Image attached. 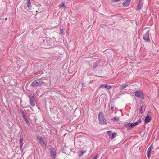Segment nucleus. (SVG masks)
<instances>
[{
  "label": "nucleus",
  "instance_id": "f3484780",
  "mask_svg": "<svg viewBox=\"0 0 159 159\" xmlns=\"http://www.w3.org/2000/svg\"><path fill=\"white\" fill-rule=\"evenodd\" d=\"M23 145V139L22 137H20V146Z\"/></svg>",
  "mask_w": 159,
  "mask_h": 159
},
{
  "label": "nucleus",
  "instance_id": "ddd939ff",
  "mask_svg": "<svg viewBox=\"0 0 159 159\" xmlns=\"http://www.w3.org/2000/svg\"><path fill=\"white\" fill-rule=\"evenodd\" d=\"M100 87L104 88H106L107 89H109L111 88V86H110L109 85L106 84H103L100 86Z\"/></svg>",
  "mask_w": 159,
  "mask_h": 159
},
{
  "label": "nucleus",
  "instance_id": "f03ea898",
  "mask_svg": "<svg viewBox=\"0 0 159 159\" xmlns=\"http://www.w3.org/2000/svg\"><path fill=\"white\" fill-rule=\"evenodd\" d=\"M49 40L44 38L42 39V41L40 43V45L43 48H48V46L51 45V42Z\"/></svg>",
  "mask_w": 159,
  "mask_h": 159
},
{
  "label": "nucleus",
  "instance_id": "f8f14e48",
  "mask_svg": "<svg viewBox=\"0 0 159 159\" xmlns=\"http://www.w3.org/2000/svg\"><path fill=\"white\" fill-rule=\"evenodd\" d=\"M128 86V84L127 83L125 84H123L121 85H120L119 86V89L121 90L124 89L125 88Z\"/></svg>",
  "mask_w": 159,
  "mask_h": 159
},
{
  "label": "nucleus",
  "instance_id": "5701e85b",
  "mask_svg": "<svg viewBox=\"0 0 159 159\" xmlns=\"http://www.w3.org/2000/svg\"><path fill=\"white\" fill-rule=\"evenodd\" d=\"M47 148L49 150V151H52L53 149H54V148H53L52 147V146H51V145L48 146L47 147Z\"/></svg>",
  "mask_w": 159,
  "mask_h": 159
},
{
  "label": "nucleus",
  "instance_id": "f704fd0d",
  "mask_svg": "<svg viewBox=\"0 0 159 159\" xmlns=\"http://www.w3.org/2000/svg\"><path fill=\"white\" fill-rule=\"evenodd\" d=\"M133 124H134V126H135L136 125H137L138 124V123L137 122H135V123H133Z\"/></svg>",
  "mask_w": 159,
  "mask_h": 159
},
{
  "label": "nucleus",
  "instance_id": "423d86ee",
  "mask_svg": "<svg viewBox=\"0 0 159 159\" xmlns=\"http://www.w3.org/2000/svg\"><path fill=\"white\" fill-rule=\"evenodd\" d=\"M134 94L136 97L142 99L144 98V95L142 92L137 91L134 92Z\"/></svg>",
  "mask_w": 159,
  "mask_h": 159
},
{
  "label": "nucleus",
  "instance_id": "412c9836",
  "mask_svg": "<svg viewBox=\"0 0 159 159\" xmlns=\"http://www.w3.org/2000/svg\"><path fill=\"white\" fill-rule=\"evenodd\" d=\"M98 61H97L96 62L94 63H93V69H94L95 67H96L98 65Z\"/></svg>",
  "mask_w": 159,
  "mask_h": 159
},
{
  "label": "nucleus",
  "instance_id": "2f4dec72",
  "mask_svg": "<svg viewBox=\"0 0 159 159\" xmlns=\"http://www.w3.org/2000/svg\"><path fill=\"white\" fill-rule=\"evenodd\" d=\"M147 157H149L150 156V152H147Z\"/></svg>",
  "mask_w": 159,
  "mask_h": 159
},
{
  "label": "nucleus",
  "instance_id": "39448f33",
  "mask_svg": "<svg viewBox=\"0 0 159 159\" xmlns=\"http://www.w3.org/2000/svg\"><path fill=\"white\" fill-rule=\"evenodd\" d=\"M149 31H148L146 32V33L144 34L143 38L145 41L148 43L150 42V40L149 36Z\"/></svg>",
  "mask_w": 159,
  "mask_h": 159
},
{
  "label": "nucleus",
  "instance_id": "7ed1b4c3",
  "mask_svg": "<svg viewBox=\"0 0 159 159\" xmlns=\"http://www.w3.org/2000/svg\"><path fill=\"white\" fill-rule=\"evenodd\" d=\"M99 122L102 125L107 124V122L102 112L99 113L98 115Z\"/></svg>",
  "mask_w": 159,
  "mask_h": 159
},
{
  "label": "nucleus",
  "instance_id": "ea45409f",
  "mask_svg": "<svg viewBox=\"0 0 159 159\" xmlns=\"http://www.w3.org/2000/svg\"><path fill=\"white\" fill-rule=\"evenodd\" d=\"M83 85H84V84H83V83L82 84V86H83Z\"/></svg>",
  "mask_w": 159,
  "mask_h": 159
},
{
  "label": "nucleus",
  "instance_id": "f257e3e1",
  "mask_svg": "<svg viewBox=\"0 0 159 159\" xmlns=\"http://www.w3.org/2000/svg\"><path fill=\"white\" fill-rule=\"evenodd\" d=\"M44 84V82L43 79L40 78L33 81L30 86L32 87L36 88Z\"/></svg>",
  "mask_w": 159,
  "mask_h": 159
},
{
  "label": "nucleus",
  "instance_id": "b1692460",
  "mask_svg": "<svg viewBox=\"0 0 159 159\" xmlns=\"http://www.w3.org/2000/svg\"><path fill=\"white\" fill-rule=\"evenodd\" d=\"M27 7L30 10H31V3H27Z\"/></svg>",
  "mask_w": 159,
  "mask_h": 159
},
{
  "label": "nucleus",
  "instance_id": "cd10ccee",
  "mask_svg": "<svg viewBox=\"0 0 159 159\" xmlns=\"http://www.w3.org/2000/svg\"><path fill=\"white\" fill-rule=\"evenodd\" d=\"M20 112L22 115L25 114L23 111V110L22 109H20Z\"/></svg>",
  "mask_w": 159,
  "mask_h": 159
},
{
  "label": "nucleus",
  "instance_id": "393cba45",
  "mask_svg": "<svg viewBox=\"0 0 159 159\" xmlns=\"http://www.w3.org/2000/svg\"><path fill=\"white\" fill-rule=\"evenodd\" d=\"M143 106L142 105L139 108V113H142V112L143 111Z\"/></svg>",
  "mask_w": 159,
  "mask_h": 159
},
{
  "label": "nucleus",
  "instance_id": "58836bf2",
  "mask_svg": "<svg viewBox=\"0 0 159 159\" xmlns=\"http://www.w3.org/2000/svg\"><path fill=\"white\" fill-rule=\"evenodd\" d=\"M7 20V17L5 19V20L6 21Z\"/></svg>",
  "mask_w": 159,
  "mask_h": 159
},
{
  "label": "nucleus",
  "instance_id": "72a5a7b5",
  "mask_svg": "<svg viewBox=\"0 0 159 159\" xmlns=\"http://www.w3.org/2000/svg\"><path fill=\"white\" fill-rule=\"evenodd\" d=\"M98 156V155H97L95 157L92 158L91 159H96Z\"/></svg>",
  "mask_w": 159,
  "mask_h": 159
},
{
  "label": "nucleus",
  "instance_id": "aec40b11",
  "mask_svg": "<svg viewBox=\"0 0 159 159\" xmlns=\"http://www.w3.org/2000/svg\"><path fill=\"white\" fill-rule=\"evenodd\" d=\"M63 7H64L65 8L66 7V6H65V4L63 2H62L61 4L59 5L58 6L59 8H61Z\"/></svg>",
  "mask_w": 159,
  "mask_h": 159
},
{
  "label": "nucleus",
  "instance_id": "20e7f679",
  "mask_svg": "<svg viewBox=\"0 0 159 159\" xmlns=\"http://www.w3.org/2000/svg\"><path fill=\"white\" fill-rule=\"evenodd\" d=\"M34 94L33 93H30L28 96L30 100V104L33 106L35 105L36 102L35 98L34 97Z\"/></svg>",
  "mask_w": 159,
  "mask_h": 159
},
{
  "label": "nucleus",
  "instance_id": "2eb2a0df",
  "mask_svg": "<svg viewBox=\"0 0 159 159\" xmlns=\"http://www.w3.org/2000/svg\"><path fill=\"white\" fill-rule=\"evenodd\" d=\"M128 126L129 128H132L134 126L133 123H130L127 124H125L124 126V127H127Z\"/></svg>",
  "mask_w": 159,
  "mask_h": 159
},
{
  "label": "nucleus",
  "instance_id": "dca6fc26",
  "mask_svg": "<svg viewBox=\"0 0 159 159\" xmlns=\"http://www.w3.org/2000/svg\"><path fill=\"white\" fill-rule=\"evenodd\" d=\"M86 151L84 150H81L78 153V156L80 157L83 155L84 153H85Z\"/></svg>",
  "mask_w": 159,
  "mask_h": 159
},
{
  "label": "nucleus",
  "instance_id": "6e6552de",
  "mask_svg": "<svg viewBox=\"0 0 159 159\" xmlns=\"http://www.w3.org/2000/svg\"><path fill=\"white\" fill-rule=\"evenodd\" d=\"M151 118V116L147 115L144 119L145 123L146 124L148 123L150 121Z\"/></svg>",
  "mask_w": 159,
  "mask_h": 159
},
{
  "label": "nucleus",
  "instance_id": "0eeeda50",
  "mask_svg": "<svg viewBox=\"0 0 159 159\" xmlns=\"http://www.w3.org/2000/svg\"><path fill=\"white\" fill-rule=\"evenodd\" d=\"M108 135L110 137V138L111 140L114 139L116 135H117V133H112V132L111 131H108L107 132Z\"/></svg>",
  "mask_w": 159,
  "mask_h": 159
},
{
  "label": "nucleus",
  "instance_id": "c9c22d12",
  "mask_svg": "<svg viewBox=\"0 0 159 159\" xmlns=\"http://www.w3.org/2000/svg\"><path fill=\"white\" fill-rule=\"evenodd\" d=\"M22 146H20V149L21 151L22 152V151H23Z\"/></svg>",
  "mask_w": 159,
  "mask_h": 159
},
{
  "label": "nucleus",
  "instance_id": "c85d7f7f",
  "mask_svg": "<svg viewBox=\"0 0 159 159\" xmlns=\"http://www.w3.org/2000/svg\"><path fill=\"white\" fill-rule=\"evenodd\" d=\"M142 121V120L141 119H139V120H138L136 122L138 123V124L139 123H141Z\"/></svg>",
  "mask_w": 159,
  "mask_h": 159
},
{
  "label": "nucleus",
  "instance_id": "4c0bfd02",
  "mask_svg": "<svg viewBox=\"0 0 159 159\" xmlns=\"http://www.w3.org/2000/svg\"><path fill=\"white\" fill-rule=\"evenodd\" d=\"M30 3V0H28V3Z\"/></svg>",
  "mask_w": 159,
  "mask_h": 159
},
{
  "label": "nucleus",
  "instance_id": "1a4fd4ad",
  "mask_svg": "<svg viewBox=\"0 0 159 159\" xmlns=\"http://www.w3.org/2000/svg\"><path fill=\"white\" fill-rule=\"evenodd\" d=\"M49 152L51 155L52 157V159H55L56 152L55 149H54L52 151H49Z\"/></svg>",
  "mask_w": 159,
  "mask_h": 159
},
{
  "label": "nucleus",
  "instance_id": "e433bc0d",
  "mask_svg": "<svg viewBox=\"0 0 159 159\" xmlns=\"http://www.w3.org/2000/svg\"><path fill=\"white\" fill-rule=\"evenodd\" d=\"M114 107H113V106H112L111 107V110L113 111V110H114Z\"/></svg>",
  "mask_w": 159,
  "mask_h": 159
},
{
  "label": "nucleus",
  "instance_id": "4be33fe9",
  "mask_svg": "<svg viewBox=\"0 0 159 159\" xmlns=\"http://www.w3.org/2000/svg\"><path fill=\"white\" fill-rule=\"evenodd\" d=\"M98 39H100V40L102 41H103L105 39L103 36H101L98 37Z\"/></svg>",
  "mask_w": 159,
  "mask_h": 159
},
{
  "label": "nucleus",
  "instance_id": "6ab92c4d",
  "mask_svg": "<svg viewBox=\"0 0 159 159\" xmlns=\"http://www.w3.org/2000/svg\"><path fill=\"white\" fill-rule=\"evenodd\" d=\"M39 140L40 142H42L45 144V143L44 142V140H43V138L42 137H40L38 138V139Z\"/></svg>",
  "mask_w": 159,
  "mask_h": 159
},
{
  "label": "nucleus",
  "instance_id": "9d476101",
  "mask_svg": "<svg viewBox=\"0 0 159 159\" xmlns=\"http://www.w3.org/2000/svg\"><path fill=\"white\" fill-rule=\"evenodd\" d=\"M130 1V0H126L123 2L122 5L124 7H128L129 5Z\"/></svg>",
  "mask_w": 159,
  "mask_h": 159
},
{
  "label": "nucleus",
  "instance_id": "7c9ffc66",
  "mask_svg": "<svg viewBox=\"0 0 159 159\" xmlns=\"http://www.w3.org/2000/svg\"><path fill=\"white\" fill-rule=\"evenodd\" d=\"M60 30L61 34L62 35H63L64 34L63 33V30L62 29H60Z\"/></svg>",
  "mask_w": 159,
  "mask_h": 159
},
{
  "label": "nucleus",
  "instance_id": "473e14b6",
  "mask_svg": "<svg viewBox=\"0 0 159 159\" xmlns=\"http://www.w3.org/2000/svg\"><path fill=\"white\" fill-rule=\"evenodd\" d=\"M120 0H113L112 2H116L120 1Z\"/></svg>",
  "mask_w": 159,
  "mask_h": 159
},
{
  "label": "nucleus",
  "instance_id": "4468645a",
  "mask_svg": "<svg viewBox=\"0 0 159 159\" xmlns=\"http://www.w3.org/2000/svg\"><path fill=\"white\" fill-rule=\"evenodd\" d=\"M142 3L141 1L140 0L137 6V10L139 11L140 9L142 8Z\"/></svg>",
  "mask_w": 159,
  "mask_h": 159
},
{
  "label": "nucleus",
  "instance_id": "a211bd4d",
  "mask_svg": "<svg viewBox=\"0 0 159 159\" xmlns=\"http://www.w3.org/2000/svg\"><path fill=\"white\" fill-rule=\"evenodd\" d=\"M111 120L114 122H118L119 121V119L116 117L112 118Z\"/></svg>",
  "mask_w": 159,
  "mask_h": 159
},
{
  "label": "nucleus",
  "instance_id": "c756f323",
  "mask_svg": "<svg viewBox=\"0 0 159 159\" xmlns=\"http://www.w3.org/2000/svg\"><path fill=\"white\" fill-rule=\"evenodd\" d=\"M22 117L23 119L26 117V114L25 113L23 115H22Z\"/></svg>",
  "mask_w": 159,
  "mask_h": 159
},
{
  "label": "nucleus",
  "instance_id": "a878e982",
  "mask_svg": "<svg viewBox=\"0 0 159 159\" xmlns=\"http://www.w3.org/2000/svg\"><path fill=\"white\" fill-rule=\"evenodd\" d=\"M152 145H151L150 147H149L147 152H150L152 148Z\"/></svg>",
  "mask_w": 159,
  "mask_h": 159
},
{
  "label": "nucleus",
  "instance_id": "bb28decb",
  "mask_svg": "<svg viewBox=\"0 0 159 159\" xmlns=\"http://www.w3.org/2000/svg\"><path fill=\"white\" fill-rule=\"evenodd\" d=\"M24 120L27 123L30 124V122L28 120V119H27V117L25 118L24 119Z\"/></svg>",
  "mask_w": 159,
  "mask_h": 159
},
{
  "label": "nucleus",
  "instance_id": "9b49d317",
  "mask_svg": "<svg viewBox=\"0 0 159 159\" xmlns=\"http://www.w3.org/2000/svg\"><path fill=\"white\" fill-rule=\"evenodd\" d=\"M69 148H68V147L66 146V145L64 146L61 149V151L63 153L67 154L68 152L67 151V150L69 149Z\"/></svg>",
  "mask_w": 159,
  "mask_h": 159
}]
</instances>
